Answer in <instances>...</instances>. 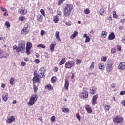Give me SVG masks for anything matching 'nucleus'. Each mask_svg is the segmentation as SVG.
Wrapping results in <instances>:
<instances>
[{"instance_id": "1", "label": "nucleus", "mask_w": 125, "mask_h": 125, "mask_svg": "<svg viewBox=\"0 0 125 125\" xmlns=\"http://www.w3.org/2000/svg\"><path fill=\"white\" fill-rule=\"evenodd\" d=\"M38 99V95L36 94H33L29 98V101L27 102V105L30 107L31 106H33L36 101Z\"/></svg>"}, {"instance_id": "2", "label": "nucleus", "mask_w": 125, "mask_h": 125, "mask_svg": "<svg viewBox=\"0 0 125 125\" xmlns=\"http://www.w3.org/2000/svg\"><path fill=\"white\" fill-rule=\"evenodd\" d=\"M74 9V7L71 4H67L64 9V15L66 17L71 15L72 10Z\"/></svg>"}, {"instance_id": "3", "label": "nucleus", "mask_w": 125, "mask_h": 125, "mask_svg": "<svg viewBox=\"0 0 125 125\" xmlns=\"http://www.w3.org/2000/svg\"><path fill=\"white\" fill-rule=\"evenodd\" d=\"M107 65L106 66L107 73H110L114 68V61L113 60H108L107 61Z\"/></svg>"}, {"instance_id": "4", "label": "nucleus", "mask_w": 125, "mask_h": 125, "mask_svg": "<svg viewBox=\"0 0 125 125\" xmlns=\"http://www.w3.org/2000/svg\"><path fill=\"white\" fill-rule=\"evenodd\" d=\"M26 47V43L24 41H21L19 43L18 47L16 49L17 52H20V51H24L25 50V47Z\"/></svg>"}, {"instance_id": "5", "label": "nucleus", "mask_w": 125, "mask_h": 125, "mask_svg": "<svg viewBox=\"0 0 125 125\" xmlns=\"http://www.w3.org/2000/svg\"><path fill=\"white\" fill-rule=\"evenodd\" d=\"M30 31V25L28 24H25L24 25V28L21 31V33L22 35H27Z\"/></svg>"}, {"instance_id": "6", "label": "nucleus", "mask_w": 125, "mask_h": 125, "mask_svg": "<svg viewBox=\"0 0 125 125\" xmlns=\"http://www.w3.org/2000/svg\"><path fill=\"white\" fill-rule=\"evenodd\" d=\"M45 69H44V67H41L39 71H38V74L40 76V78H43L45 77Z\"/></svg>"}, {"instance_id": "7", "label": "nucleus", "mask_w": 125, "mask_h": 125, "mask_svg": "<svg viewBox=\"0 0 125 125\" xmlns=\"http://www.w3.org/2000/svg\"><path fill=\"white\" fill-rule=\"evenodd\" d=\"M34 77L33 78V84H35V83H41V81H40V75L38 74H34Z\"/></svg>"}, {"instance_id": "8", "label": "nucleus", "mask_w": 125, "mask_h": 125, "mask_svg": "<svg viewBox=\"0 0 125 125\" xmlns=\"http://www.w3.org/2000/svg\"><path fill=\"white\" fill-rule=\"evenodd\" d=\"M75 64V63L72 61H68L65 64V67L66 69H69L70 68H72Z\"/></svg>"}, {"instance_id": "9", "label": "nucleus", "mask_w": 125, "mask_h": 125, "mask_svg": "<svg viewBox=\"0 0 125 125\" xmlns=\"http://www.w3.org/2000/svg\"><path fill=\"white\" fill-rule=\"evenodd\" d=\"M113 122L114 123H116L117 124H119L120 123H123V122H124V119L123 118L120 116H117L114 119H113Z\"/></svg>"}, {"instance_id": "10", "label": "nucleus", "mask_w": 125, "mask_h": 125, "mask_svg": "<svg viewBox=\"0 0 125 125\" xmlns=\"http://www.w3.org/2000/svg\"><path fill=\"white\" fill-rule=\"evenodd\" d=\"M80 98H87L88 97V92H84L80 93L79 95Z\"/></svg>"}, {"instance_id": "11", "label": "nucleus", "mask_w": 125, "mask_h": 125, "mask_svg": "<svg viewBox=\"0 0 125 125\" xmlns=\"http://www.w3.org/2000/svg\"><path fill=\"white\" fill-rule=\"evenodd\" d=\"M118 69L119 70H120V71H123V70H125V62H120L119 64L118 67Z\"/></svg>"}, {"instance_id": "12", "label": "nucleus", "mask_w": 125, "mask_h": 125, "mask_svg": "<svg viewBox=\"0 0 125 125\" xmlns=\"http://www.w3.org/2000/svg\"><path fill=\"white\" fill-rule=\"evenodd\" d=\"M97 98H98V95L96 94L93 96L92 98V105L94 106L97 102Z\"/></svg>"}, {"instance_id": "13", "label": "nucleus", "mask_w": 125, "mask_h": 125, "mask_svg": "<svg viewBox=\"0 0 125 125\" xmlns=\"http://www.w3.org/2000/svg\"><path fill=\"white\" fill-rule=\"evenodd\" d=\"M20 14L22 15H25L27 13V10L25 9L24 7H21V9L19 10Z\"/></svg>"}, {"instance_id": "14", "label": "nucleus", "mask_w": 125, "mask_h": 125, "mask_svg": "<svg viewBox=\"0 0 125 125\" xmlns=\"http://www.w3.org/2000/svg\"><path fill=\"white\" fill-rule=\"evenodd\" d=\"M2 99L5 102H6L8 99V93H4L2 95Z\"/></svg>"}, {"instance_id": "15", "label": "nucleus", "mask_w": 125, "mask_h": 125, "mask_svg": "<svg viewBox=\"0 0 125 125\" xmlns=\"http://www.w3.org/2000/svg\"><path fill=\"white\" fill-rule=\"evenodd\" d=\"M85 109L87 113H88V114L92 113V109L91 108V107H90L89 105H86Z\"/></svg>"}, {"instance_id": "16", "label": "nucleus", "mask_w": 125, "mask_h": 125, "mask_svg": "<svg viewBox=\"0 0 125 125\" xmlns=\"http://www.w3.org/2000/svg\"><path fill=\"white\" fill-rule=\"evenodd\" d=\"M107 34H108V32L104 31H102L101 37L102 39H105V38H106Z\"/></svg>"}, {"instance_id": "17", "label": "nucleus", "mask_w": 125, "mask_h": 125, "mask_svg": "<svg viewBox=\"0 0 125 125\" xmlns=\"http://www.w3.org/2000/svg\"><path fill=\"white\" fill-rule=\"evenodd\" d=\"M14 120H15L14 116H10V117L7 119V122L8 124H11V123H12Z\"/></svg>"}, {"instance_id": "18", "label": "nucleus", "mask_w": 125, "mask_h": 125, "mask_svg": "<svg viewBox=\"0 0 125 125\" xmlns=\"http://www.w3.org/2000/svg\"><path fill=\"white\" fill-rule=\"evenodd\" d=\"M90 93L91 94H92L93 95L94 94H95V92H96V90L97 89V88H96L95 87H92L91 88H90Z\"/></svg>"}, {"instance_id": "19", "label": "nucleus", "mask_w": 125, "mask_h": 125, "mask_svg": "<svg viewBox=\"0 0 125 125\" xmlns=\"http://www.w3.org/2000/svg\"><path fill=\"white\" fill-rule=\"evenodd\" d=\"M79 33L77 31H75L72 35L70 36V39H74L77 36H78V34Z\"/></svg>"}, {"instance_id": "20", "label": "nucleus", "mask_w": 125, "mask_h": 125, "mask_svg": "<svg viewBox=\"0 0 125 125\" xmlns=\"http://www.w3.org/2000/svg\"><path fill=\"white\" fill-rule=\"evenodd\" d=\"M65 88L66 90H68V88H69V81L67 79L65 80Z\"/></svg>"}, {"instance_id": "21", "label": "nucleus", "mask_w": 125, "mask_h": 125, "mask_svg": "<svg viewBox=\"0 0 125 125\" xmlns=\"http://www.w3.org/2000/svg\"><path fill=\"white\" fill-rule=\"evenodd\" d=\"M45 89H48V90H49V91H51L53 90V87H52L51 85L49 84V85H46Z\"/></svg>"}, {"instance_id": "22", "label": "nucleus", "mask_w": 125, "mask_h": 125, "mask_svg": "<svg viewBox=\"0 0 125 125\" xmlns=\"http://www.w3.org/2000/svg\"><path fill=\"white\" fill-rule=\"evenodd\" d=\"M55 38L59 41V42H61L60 37H59V31H56L55 33Z\"/></svg>"}, {"instance_id": "23", "label": "nucleus", "mask_w": 125, "mask_h": 125, "mask_svg": "<svg viewBox=\"0 0 125 125\" xmlns=\"http://www.w3.org/2000/svg\"><path fill=\"white\" fill-rule=\"evenodd\" d=\"M116 38V36L114 33H111L108 36L109 40H114Z\"/></svg>"}, {"instance_id": "24", "label": "nucleus", "mask_w": 125, "mask_h": 125, "mask_svg": "<svg viewBox=\"0 0 125 125\" xmlns=\"http://www.w3.org/2000/svg\"><path fill=\"white\" fill-rule=\"evenodd\" d=\"M43 17L42 16V15H37V20L39 22H42V19Z\"/></svg>"}, {"instance_id": "25", "label": "nucleus", "mask_w": 125, "mask_h": 125, "mask_svg": "<svg viewBox=\"0 0 125 125\" xmlns=\"http://www.w3.org/2000/svg\"><path fill=\"white\" fill-rule=\"evenodd\" d=\"M105 68V65H104V63H100L99 64V69L100 70H104Z\"/></svg>"}, {"instance_id": "26", "label": "nucleus", "mask_w": 125, "mask_h": 125, "mask_svg": "<svg viewBox=\"0 0 125 125\" xmlns=\"http://www.w3.org/2000/svg\"><path fill=\"white\" fill-rule=\"evenodd\" d=\"M32 47V43L30 42H28L26 44V49H31V48Z\"/></svg>"}, {"instance_id": "27", "label": "nucleus", "mask_w": 125, "mask_h": 125, "mask_svg": "<svg viewBox=\"0 0 125 125\" xmlns=\"http://www.w3.org/2000/svg\"><path fill=\"white\" fill-rule=\"evenodd\" d=\"M65 62H66V61H65V58L62 59L59 63L60 66H61V65H64V64H65Z\"/></svg>"}, {"instance_id": "28", "label": "nucleus", "mask_w": 125, "mask_h": 125, "mask_svg": "<svg viewBox=\"0 0 125 125\" xmlns=\"http://www.w3.org/2000/svg\"><path fill=\"white\" fill-rule=\"evenodd\" d=\"M54 44H51L50 45V49L51 51V52H53L54 51V47H55Z\"/></svg>"}, {"instance_id": "29", "label": "nucleus", "mask_w": 125, "mask_h": 125, "mask_svg": "<svg viewBox=\"0 0 125 125\" xmlns=\"http://www.w3.org/2000/svg\"><path fill=\"white\" fill-rule=\"evenodd\" d=\"M101 60L103 62H106V61H107V57H106V56H102L101 57Z\"/></svg>"}, {"instance_id": "30", "label": "nucleus", "mask_w": 125, "mask_h": 125, "mask_svg": "<svg viewBox=\"0 0 125 125\" xmlns=\"http://www.w3.org/2000/svg\"><path fill=\"white\" fill-rule=\"evenodd\" d=\"M59 20V18L58 17V16H56L54 17V18L53 21H54V22L55 23H57V22H58Z\"/></svg>"}, {"instance_id": "31", "label": "nucleus", "mask_w": 125, "mask_h": 125, "mask_svg": "<svg viewBox=\"0 0 125 125\" xmlns=\"http://www.w3.org/2000/svg\"><path fill=\"white\" fill-rule=\"evenodd\" d=\"M84 12L85 14H89L90 13V10L88 8H86L84 10Z\"/></svg>"}, {"instance_id": "32", "label": "nucleus", "mask_w": 125, "mask_h": 125, "mask_svg": "<svg viewBox=\"0 0 125 125\" xmlns=\"http://www.w3.org/2000/svg\"><path fill=\"white\" fill-rule=\"evenodd\" d=\"M62 111L63 112V113H69V112H70V109L68 108H63L62 109Z\"/></svg>"}, {"instance_id": "33", "label": "nucleus", "mask_w": 125, "mask_h": 125, "mask_svg": "<svg viewBox=\"0 0 125 125\" xmlns=\"http://www.w3.org/2000/svg\"><path fill=\"white\" fill-rule=\"evenodd\" d=\"M14 82V78L11 77L10 80V84H11V85H13Z\"/></svg>"}, {"instance_id": "34", "label": "nucleus", "mask_w": 125, "mask_h": 125, "mask_svg": "<svg viewBox=\"0 0 125 125\" xmlns=\"http://www.w3.org/2000/svg\"><path fill=\"white\" fill-rule=\"evenodd\" d=\"M57 81V78L56 77L53 76L52 77L51 79V81L52 83H55Z\"/></svg>"}, {"instance_id": "35", "label": "nucleus", "mask_w": 125, "mask_h": 125, "mask_svg": "<svg viewBox=\"0 0 125 125\" xmlns=\"http://www.w3.org/2000/svg\"><path fill=\"white\" fill-rule=\"evenodd\" d=\"M100 14L101 15H104L105 14V11H104V9H101L100 11H99Z\"/></svg>"}, {"instance_id": "36", "label": "nucleus", "mask_w": 125, "mask_h": 125, "mask_svg": "<svg viewBox=\"0 0 125 125\" xmlns=\"http://www.w3.org/2000/svg\"><path fill=\"white\" fill-rule=\"evenodd\" d=\"M37 47H40L41 48H45V45L42 44H40L37 45Z\"/></svg>"}, {"instance_id": "37", "label": "nucleus", "mask_w": 125, "mask_h": 125, "mask_svg": "<svg viewBox=\"0 0 125 125\" xmlns=\"http://www.w3.org/2000/svg\"><path fill=\"white\" fill-rule=\"evenodd\" d=\"M25 19H26V18L22 16H20L19 18V20H20V21H23L25 20Z\"/></svg>"}, {"instance_id": "38", "label": "nucleus", "mask_w": 125, "mask_h": 125, "mask_svg": "<svg viewBox=\"0 0 125 125\" xmlns=\"http://www.w3.org/2000/svg\"><path fill=\"white\" fill-rule=\"evenodd\" d=\"M89 42H90V38H89V36H87L86 38L85 41V42H86V43Z\"/></svg>"}, {"instance_id": "39", "label": "nucleus", "mask_w": 125, "mask_h": 125, "mask_svg": "<svg viewBox=\"0 0 125 125\" xmlns=\"http://www.w3.org/2000/svg\"><path fill=\"white\" fill-rule=\"evenodd\" d=\"M33 88L34 89V93H37V91L38 90V88L37 87V86H36V84H33Z\"/></svg>"}, {"instance_id": "40", "label": "nucleus", "mask_w": 125, "mask_h": 125, "mask_svg": "<svg viewBox=\"0 0 125 125\" xmlns=\"http://www.w3.org/2000/svg\"><path fill=\"white\" fill-rule=\"evenodd\" d=\"M5 24L7 28H10V23H9V22L6 21Z\"/></svg>"}, {"instance_id": "41", "label": "nucleus", "mask_w": 125, "mask_h": 125, "mask_svg": "<svg viewBox=\"0 0 125 125\" xmlns=\"http://www.w3.org/2000/svg\"><path fill=\"white\" fill-rule=\"evenodd\" d=\"M50 121H51V123H53L54 122H55V116H52L51 117Z\"/></svg>"}, {"instance_id": "42", "label": "nucleus", "mask_w": 125, "mask_h": 125, "mask_svg": "<svg viewBox=\"0 0 125 125\" xmlns=\"http://www.w3.org/2000/svg\"><path fill=\"white\" fill-rule=\"evenodd\" d=\"M65 0H59L58 3V5H61V4H62V3H63V2H64V1H65Z\"/></svg>"}, {"instance_id": "43", "label": "nucleus", "mask_w": 125, "mask_h": 125, "mask_svg": "<svg viewBox=\"0 0 125 125\" xmlns=\"http://www.w3.org/2000/svg\"><path fill=\"white\" fill-rule=\"evenodd\" d=\"M94 68V62H92L91 66L89 67V69H90V70H92V69H93Z\"/></svg>"}, {"instance_id": "44", "label": "nucleus", "mask_w": 125, "mask_h": 125, "mask_svg": "<svg viewBox=\"0 0 125 125\" xmlns=\"http://www.w3.org/2000/svg\"><path fill=\"white\" fill-rule=\"evenodd\" d=\"M21 65L22 66V67H26V63H25V62L23 61L21 62Z\"/></svg>"}, {"instance_id": "45", "label": "nucleus", "mask_w": 125, "mask_h": 125, "mask_svg": "<svg viewBox=\"0 0 125 125\" xmlns=\"http://www.w3.org/2000/svg\"><path fill=\"white\" fill-rule=\"evenodd\" d=\"M113 14L114 18H118V15H117L116 11H113Z\"/></svg>"}, {"instance_id": "46", "label": "nucleus", "mask_w": 125, "mask_h": 125, "mask_svg": "<svg viewBox=\"0 0 125 125\" xmlns=\"http://www.w3.org/2000/svg\"><path fill=\"white\" fill-rule=\"evenodd\" d=\"M110 105H107L105 106V111H109V110H110Z\"/></svg>"}, {"instance_id": "47", "label": "nucleus", "mask_w": 125, "mask_h": 125, "mask_svg": "<svg viewBox=\"0 0 125 125\" xmlns=\"http://www.w3.org/2000/svg\"><path fill=\"white\" fill-rule=\"evenodd\" d=\"M76 64H81L82 63V60L77 59L76 60Z\"/></svg>"}, {"instance_id": "48", "label": "nucleus", "mask_w": 125, "mask_h": 125, "mask_svg": "<svg viewBox=\"0 0 125 125\" xmlns=\"http://www.w3.org/2000/svg\"><path fill=\"white\" fill-rule=\"evenodd\" d=\"M8 56H9V54L8 53H6L3 55V57H4V58H7Z\"/></svg>"}, {"instance_id": "49", "label": "nucleus", "mask_w": 125, "mask_h": 125, "mask_svg": "<svg viewBox=\"0 0 125 125\" xmlns=\"http://www.w3.org/2000/svg\"><path fill=\"white\" fill-rule=\"evenodd\" d=\"M122 47H121V46L120 45H118L117 46V49L118 51H121V50H122Z\"/></svg>"}, {"instance_id": "50", "label": "nucleus", "mask_w": 125, "mask_h": 125, "mask_svg": "<svg viewBox=\"0 0 125 125\" xmlns=\"http://www.w3.org/2000/svg\"><path fill=\"white\" fill-rule=\"evenodd\" d=\"M40 13H41V14H42V15H43V16H45V15H44V10L43 9H41L40 10Z\"/></svg>"}, {"instance_id": "51", "label": "nucleus", "mask_w": 125, "mask_h": 125, "mask_svg": "<svg viewBox=\"0 0 125 125\" xmlns=\"http://www.w3.org/2000/svg\"><path fill=\"white\" fill-rule=\"evenodd\" d=\"M76 117H77V119H78V120H79V122H81V116H80V115H79V114H76Z\"/></svg>"}, {"instance_id": "52", "label": "nucleus", "mask_w": 125, "mask_h": 125, "mask_svg": "<svg viewBox=\"0 0 125 125\" xmlns=\"http://www.w3.org/2000/svg\"><path fill=\"white\" fill-rule=\"evenodd\" d=\"M1 11H3V12H5V11H7L6 9H5V8H3L2 7H1Z\"/></svg>"}, {"instance_id": "53", "label": "nucleus", "mask_w": 125, "mask_h": 125, "mask_svg": "<svg viewBox=\"0 0 125 125\" xmlns=\"http://www.w3.org/2000/svg\"><path fill=\"white\" fill-rule=\"evenodd\" d=\"M111 52L112 53H116V49H115V48H112L111 49Z\"/></svg>"}, {"instance_id": "54", "label": "nucleus", "mask_w": 125, "mask_h": 125, "mask_svg": "<svg viewBox=\"0 0 125 125\" xmlns=\"http://www.w3.org/2000/svg\"><path fill=\"white\" fill-rule=\"evenodd\" d=\"M45 33V32L44 30H41L40 34L42 36H43L44 35V34Z\"/></svg>"}, {"instance_id": "55", "label": "nucleus", "mask_w": 125, "mask_h": 125, "mask_svg": "<svg viewBox=\"0 0 125 125\" xmlns=\"http://www.w3.org/2000/svg\"><path fill=\"white\" fill-rule=\"evenodd\" d=\"M53 71L55 73H56V72L58 71V68H57V67H55L53 69Z\"/></svg>"}, {"instance_id": "56", "label": "nucleus", "mask_w": 125, "mask_h": 125, "mask_svg": "<svg viewBox=\"0 0 125 125\" xmlns=\"http://www.w3.org/2000/svg\"><path fill=\"white\" fill-rule=\"evenodd\" d=\"M121 104H122V105H123L124 107H125V100H122L121 102Z\"/></svg>"}, {"instance_id": "57", "label": "nucleus", "mask_w": 125, "mask_h": 125, "mask_svg": "<svg viewBox=\"0 0 125 125\" xmlns=\"http://www.w3.org/2000/svg\"><path fill=\"white\" fill-rule=\"evenodd\" d=\"M26 53L27 55H30V49H26Z\"/></svg>"}, {"instance_id": "58", "label": "nucleus", "mask_w": 125, "mask_h": 125, "mask_svg": "<svg viewBox=\"0 0 125 125\" xmlns=\"http://www.w3.org/2000/svg\"><path fill=\"white\" fill-rule=\"evenodd\" d=\"M66 25H67V26H71L72 25V22L71 21H68L66 23Z\"/></svg>"}, {"instance_id": "59", "label": "nucleus", "mask_w": 125, "mask_h": 125, "mask_svg": "<svg viewBox=\"0 0 125 125\" xmlns=\"http://www.w3.org/2000/svg\"><path fill=\"white\" fill-rule=\"evenodd\" d=\"M35 62L36 63V64H39V63H40V60L36 59L35 60Z\"/></svg>"}, {"instance_id": "60", "label": "nucleus", "mask_w": 125, "mask_h": 125, "mask_svg": "<svg viewBox=\"0 0 125 125\" xmlns=\"http://www.w3.org/2000/svg\"><path fill=\"white\" fill-rule=\"evenodd\" d=\"M125 91H122L120 92V95H124V94H125Z\"/></svg>"}, {"instance_id": "61", "label": "nucleus", "mask_w": 125, "mask_h": 125, "mask_svg": "<svg viewBox=\"0 0 125 125\" xmlns=\"http://www.w3.org/2000/svg\"><path fill=\"white\" fill-rule=\"evenodd\" d=\"M57 12L58 15H61V14H62L61 12L60 11H59V10L57 11Z\"/></svg>"}, {"instance_id": "62", "label": "nucleus", "mask_w": 125, "mask_h": 125, "mask_svg": "<svg viewBox=\"0 0 125 125\" xmlns=\"http://www.w3.org/2000/svg\"><path fill=\"white\" fill-rule=\"evenodd\" d=\"M122 42H124V43H125V36L122 39Z\"/></svg>"}, {"instance_id": "63", "label": "nucleus", "mask_w": 125, "mask_h": 125, "mask_svg": "<svg viewBox=\"0 0 125 125\" xmlns=\"http://www.w3.org/2000/svg\"><path fill=\"white\" fill-rule=\"evenodd\" d=\"M3 15H4V16H7V15H8V14L6 11H5L4 13L3 14Z\"/></svg>"}, {"instance_id": "64", "label": "nucleus", "mask_w": 125, "mask_h": 125, "mask_svg": "<svg viewBox=\"0 0 125 125\" xmlns=\"http://www.w3.org/2000/svg\"><path fill=\"white\" fill-rule=\"evenodd\" d=\"M121 23H125V19H123V20H122L121 21H120Z\"/></svg>"}]
</instances>
